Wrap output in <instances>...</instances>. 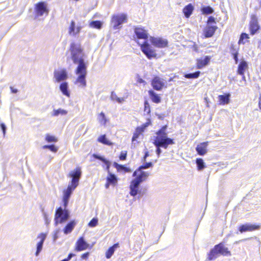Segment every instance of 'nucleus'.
<instances>
[{
    "instance_id": "f257e3e1",
    "label": "nucleus",
    "mask_w": 261,
    "mask_h": 261,
    "mask_svg": "<svg viewBox=\"0 0 261 261\" xmlns=\"http://www.w3.org/2000/svg\"><path fill=\"white\" fill-rule=\"evenodd\" d=\"M68 53L67 59H70L73 64L77 65L75 70V73L77 76L74 83L84 88L86 86L87 74V62L85 61L86 56L84 49L80 42H72L69 45Z\"/></svg>"
},
{
    "instance_id": "f03ea898",
    "label": "nucleus",
    "mask_w": 261,
    "mask_h": 261,
    "mask_svg": "<svg viewBox=\"0 0 261 261\" xmlns=\"http://www.w3.org/2000/svg\"><path fill=\"white\" fill-rule=\"evenodd\" d=\"M134 32L138 39H143L144 41L138 43L141 47V49L144 54L149 59L156 56L154 51L151 48V46L148 42V34L146 30L143 28L137 27L135 28Z\"/></svg>"
},
{
    "instance_id": "7ed1b4c3",
    "label": "nucleus",
    "mask_w": 261,
    "mask_h": 261,
    "mask_svg": "<svg viewBox=\"0 0 261 261\" xmlns=\"http://www.w3.org/2000/svg\"><path fill=\"white\" fill-rule=\"evenodd\" d=\"M70 218V212L67 209H63L62 207L57 208L55 214V225L57 226L58 224L63 223L67 221Z\"/></svg>"
},
{
    "instance_id": "20e7f679",
    "label": "nucleus",
    "mask_w": 261,
    "mask_h": 261,
    "mask_svg": "<svg viewBox=\"0 0 261 261\" xmlns=\"http://www.w3.org/2000/svg\"><path fill=\"white\" fill-rule=\"evenodd\" d=\"M156 135V136L153 137L152 140L153 141V144L156 147V153L159 155L162 151L160 147H163V127L160 128Z\"/></svg>"
},
{
    "instance_id": "39448f33",
    "label": "nucleus",
    "mask_w": 261,
    "mask_h": 261,
    "mask_svg": "<svg viewBox=\"0 0 261 261\" xmlns=\"http://www.w3.org/2000/svg\"><path fill=\"white\" fill-rule=\"evenodd\" d=\"M127 19V15L125 14H120L113 15L111 23L115 30H117Z\"/></svg>"
},
{
    "instance_id": "423d86ee",
    "label": "nucleus",
    "mask_w": 261,
    "mask_h": 261,
    "mask_svg": "<svg viewBox=\"0 0 261 261\" xmlns=\"http://www.w3.org/2000/svg\"><path fill=\"white\" fill-rule=\"evenodd\" d=\"M81 175L82 171L80 167H77L75 169L71 171L69 173V176L72 179L70 184L74 186V187H77Z\"/></svg>"
},
{
    "instance_id": "0eeeda50",
    "label": "nucleus",
    "mask_w": 261,
    "mask_h": 261,
    "mask_svg": "<svg viewBox=\"0 0 261 261\" xmlns=\"http://www.w3.org/2000/svg\"><path fill=\"white\" fill-rule=\"evenodd\" d=\"M36 17L42 16L44 14L47 15L48 13V10L47 8V4L45 2H41L35 5V7Z\"/></svg>"
},
{
    "instance_id": "6e6552de",
    "label": "nucleus",
    "mask_w": 261,
    "mask_h": 261,
    "mask_svg": "<svg viewBox=\"0 0 261 261\" xmlns=\"http://www.w3.org/2000/svg\"><path fill=\"white\" fill-rule=\"evenodd\" d=\"M54 75L56 82L58 83L66 80L68 77L67 72L64 69L55 71Z\"/></svg>"
},
{
    "instance_id": "1a4fd4ad",
    "label": "nucleus",
    "mask_w": 261,
    "mask_h": 261,
    "mask_svg": "<svg viewBox=\"0 0 261 261\" xmlns=\"http://www.w3.org/2000/svg\"><path fill=\"white\" fill-rule=\"evenodd\" d=\"M46 238V235L45 233H41L38 236L37 238L40 239L39 242L36 245V251L35 252V256H38L42 251L44 242Z\"/></svg>"
},
{
    "instance_id": "9d476101",
    "label": "nucleus",
    "mask_w": 261,
    "mask_h": 261,
    "mask_svg": "<svg viewBox=\"0 0 261 261\" xmlns=\"http://www.w3.org/2000/svg\"><path fill=\"white\" fill-rule=\"evenodd\" d=\"M89 245L85 240L84 237H80L75 244V250L81 251L87 249Z\"/></svg>"
},
{
    "instance_id": "9b49d317",
    "label": "nucleus",
    "mask_w": 261,
    "mask_h": 261,
    "mask_svg": "<svg viewBox=\"0 0 261 261\" xmlns=\"http://www.w3.org/2000/svg\"><path fill=\"white\" fill-rule=\"evenodd\" d=\"M259 26L258 23L257 18L255 15L251 17V19L250 22V30L251 35L255 34L259 30Z\"/></svg>"
},
{
    "instance_id": "f8f14e48",
    "label": "nucleus",
    "mask_w": 261,
    "mask_h": 261,
    "mask_svg": "<svg viewBox=\"0 0 261 261\" xmlns=\"http://www.w3.org/2000/svg\"><path fill=\"white\" fill-rule=\"evenodd\" d=\"M259 228V226L258 225L246 223L245 224L241 225L239 228V230L241 233H243L245 231H251L256 229H258Z\"/></svg>"
},
{
    "instance_id": "ddd939ff",
    "label": "nucleus",
    "mask_w": 261,
    "mask_h": 261,
    "mask_svg": "<svg viewBox=\"0 0 261 261\" xmlns=\"http://www.w3.org/2000/svg\"><path fill=\"white\" fill-rule=\"evenodd\" d=\"M217 29V27L216 25L207 24L203 31L205 37L210 38L213 36Z\"/></svg>"
},
{
    "instance_id": "4468645a",
    "label": "nucleus",
    "mask_w": 261,
    "mask_h": 261,
    "mask_svg": "<svg viewBox=\"0 0 261 261\" xmlns=\"http://www.w3.org/2000/svg\"><path fill=\"white\" fill-rule=\"evenodd\" d=\"M208 145V142H203L198 145L196 147V150L197 153L200 155H203L207 152V146Z\"/></svg>"
},
{
    "instance_id": "2eb2a0df",
    "label": "nucleus",
    "mask_w": 261,
    "mask_h": 261,
    "mask_svg": "<svg viewBox=\"0 0 261 261\" xmlns=\"http://www.w3.org/2000/svg\"><path fill=\"white\" fill-rule=\"evenodd\" d=\"M217 247L218 248L220 255L223 256H231V254L230 251L228 250V248L226 247L223 243H221L217 245Z\"/></svg>"
},
{
    "instance_id": "dca6fc26",
    "label": "nucleus",
    "mask_w": 261,
    "mask_h": 261,
    "mask_svg": "<svg viewBox=\"0 0 261 261\" xmlns=\"http://www.w3.org/2000/svg\"><path fill=\"white\" fill-rule=\"evenodd\" d=\"M211 58L209 56H206L204 59H199L197 60V67L198 69H201L207 65L210 62Z\"/></svg>"
},
{
    "instance_id": "f3484780",
    "label": "nucleus",
    "mask_w": 261,
    "mask_h": 261,
    "mask_svg": "<svg viewBox=\"0 0 261 261\" xmlns=\"http://www.w3.org/2000/svg\"><path fill=\"white\" fill-rule=\"evenodd\" d=\"M76 224V222L75 220H71L68 222L64 228L63 229V232L65 234H67L71 232L74 229L75 226Z\"/></svg>"
},
{
    "instance_id": "a211bd4d",
    "label": "nucleus",
    "mask_w": 261,
    "mask_h": 261,
    "mask_svg": "<svg viewBox=\"0 0 261 261\" xmlns=\"http://www.w3.org/2000/svg\"><path fill=\"white\" fill-rule=\"evenodd\" d=\"M60 90L62 94L68 97H70V91L69 90L68 84L66 82L62 83L60 85Z\"/></svg>"
},
{
    "instance_id": "6ab92c4d",
    "label": "nucleus",
    "mask_w": 261,
    "mask_h": 261,
    "mask_svg": "<svg viewBox=\"0 0 261 261\" xmlns=\"http://www.w3.org/2000/svg\"><path fill=\"white\" fill-rule=\"evenodd\" d=\"M220 254L217 245H215L212 249L211 250L207 257L209 260H213L216 259Z\"/></svg>"
},
{
    "instance_id": "aec40b11",
    "label": "nucleus",
    "mask_w": 261,
    "mask_h": 261,
    "mask_svg": "<svg viewBox=\"0 0 261 261\" xmlns=\"http://www.w3.org/2000/svg\"><path fill=\"white\" fill-rule=\"evenodd\" d=\"M230 94L227 93L224 95H220L218 96L219 105H225L228 104L230 101Z\"/></svg>"
},
{
    "instance_id": "412c9836",
    "label": "nucleus",
    "mask_w": 261,
    "mask_h": 261,
    "mask_svg": "<svg viewBox=\"0 0 261 261\" xmlns=\"http://www.w3.org/2000/svg\"><path fill=\"white\" fill-rule=\"evenodd\" d=\"M149 40L151 44L154 46L159 48L163 47V40L161 38L150 37Z\"/></svg>"
},
{
    "instance_id": "4be33fe9",
    "label": "nucleus",
    "mask_w": 261,
    "mask_h": 261,
    "mask_svg": "<svg viewBox=\"0 0 261 261\" xmlns=\"http://www.w3.org/2000/svg\"><path fill=\"white\" fill-rule=\"evenodd\" d=\"M76 187H74V186L69 184L67 188L63 191V197L64 199H69L73 191Z\"/></svg>"
},
{
    "instance_id": "5701e85b",
    "label": "nucleus",
    "mask_w": 261,
    "mask_h": 261,
    "mask_svg": "<svg viewBox=\"0 0 261 261\" xmlns=\"http://www.w3.org/2000/svg\"><path fill=\"white\" fill-rule=\"evenodd\" d=\"M152 86L154 89L159 90L163 86V83L161 81L160 78L156 76L152 81Z\"/></svg>"
},
{
    "instance_id": "b1692460",
    "label": "nucleus",
    "mask_w": 261,
    "mask_h": 261,
    "mask_svg": "<svg viewBox=\"0 0 261 261\" xmlns=\"http://www.w3.org/2000/svg\"><path fill=\"white\" fill-rule=\"evenodd\" d=\"M93 156L94 158L99 160L102 162L106 165V170L109 173V169L111 166V162L105 159L104 157L96 154H93Z\"/></svg>"
},
{
    "instance_id": "393cba45",
    "label": "nucleus",
    "mask_w": 261,
    "mask_h": 261,
    "mask_svg": "<svg viewBox=\"0 0 261 261\" xmlns=\"http://www.w3.org/2000/svg\"><path fill=\"white\" fill-rule=\"evenodd\" d=\"M119 247V244L118 243L114 244L112 246L110 247L108 250L106 252V257L107 258H110L116 249Z\"/></svg>"
},
{
    "instance_id": "a878e982",
    "label": "nucleus",
    "mask_w": 261,
    "mask_h": 261,
    "mask_svg": "<svg viewBox=\"0 0 261 261\" xmlns=\"http://www.w3.org/2000/svg\"><path fill=\"white\" fill-rule=\"evenodd\" d=\"M248 68V64L245 61H242L238 66V73L240 75H243L245 70Z\"/></svg>"
},
{
    "instance_id": "bb28decb",
    "label": "nucleus",
    "mask_w": 261,
    "mask_h": 261,
    "mask_svg": "<svg viewBox=\"0 0 261 261\" xmlns=\"http://www.w3.org/2000/svg\"><path fill=\"white\" fill-rule=\"evenodd\" d=\"M194 7L191 4H189L183 9V13L186 17L189 18L192 14Z\"/></svg>"
},
{
    "instance_id": "cd10ccee",
    "label": "nucleus",
    "mask_w": 261,
    "mask_h": 261,
    "mask_svg": "<svg viewBox=\"0 0 261 261\" xmlns=\"http://www.w3.org/2000/svg\"><path fill=\"white\" fill-rule=\"evenodd\" d=\"M107 181L114 186L117 182V178L115 174L109 171V174L107 177Z\"/></svg>"
},
{
    "instance_id": "c85d7f7f",
    "label": "nucleus",
    "mask_w": 261,
    "mask_h": 261,
    "mask_svg": "<svg viewBox=\"0 0 261 261\" xmlns=\"http://www.w3.org/2000/svg\"><path fill=\"white\" fill-rule=\"evenodd\" d=\"M149 96L152 101L155 103H159L161 101L160 97L156 94L153 90L148 91Z\"/></svg>"
},
{
    "instance_id": "c756f323",
    "label": "nucleus",
    "mask_w": 261,
    "mask_h": 261,
    "mask_svg": "<svg viewBox=\"0 0 261 261\" xmlns=\"http://www.w3.org/2000/svg\"><path fill=\"white\" fill-rule=\"evenodd\" d=\"M138 175L136 177H138L140 180L141 179L142 182L145 180L149 175V173L148 172L143 171L142 170H139V169H138Z\"/></svg>"
},
{
    "instance_id": "7c9ffc66",
    "label": "nucleus",
    "mask_w": 261,
    "mask_h": 261,
    "mask_svg": "<svg viewBox=\"0 0 261 261\" xmlns=\"http://www.w3.org/2000/svg\"><path fill=\"white\" fill-rule=\"evenodd\" d=\"M143 131L144 128L143 127H137L136 129L135 133L133 134V136L132 139V142H134V141H136Z\"/></svg>"
},
{
    "instance_id": "2f4dec72",
    "label": "nucleus",
    "mask_w": 261,
    "mask_h": 261,
    "mask_svg": "<svg viewBox=\"0 0 261 261\" xmlns=\"http://www.w3.org/2000/svg\"><path fill=\"white\" fill-rule=\"evenodd\" d=\"M68 112L65 110L62 109H59L57 110H54L51 115L53 116H58L59 115L64 116L66 115L67 114Z\"/></svg>"
},
{
    "instance_id": "473e14b6",
    "label": "nucleus",
    "mask_w": 261,
    "mask_h": 261,
    "mask_svg": "<svg viewBox=\"0 0 261 261\" xmlns=\"http://www.w3.org/2000/svg\"><path fill=\"white\" fill-rule=\"evenodd\" d=\"M196 163L197 166V169L199 171L203 170L205 167V163L201 158L197 159L196 160Z\"/></svg>"
},
{
    "instance_id": "72a5a7b5",
    "label": "nucleus",
    "mask_w": 261,
    "mask_h": 261,
    "mask_svg": "<svg viewBox=\"0 0 261 261\" xmlns=\"http://www.w3.org/2000/svg\"><path fill=\"white\" fill-rule=\"evenodd\" d=\"M141 182V179L140 180L138 177H136L132 181L129 187H131L132 188L139 189V185Z\"/></svg>"
},
{
    "instance_id": "f704fd0d",
    "label": "nucleus",
    "mask_w": 261,
    "mask_h": 261,
    "mask_svg": "<svg viewBox=\"0 0 261 261\" xmlns=\"http://www.w3.org/2000/svg\"><path fill=\"white\" fill-rule=\"evenodd\" d=\"M98 120L101 124L103 125H105L106 124L107 120L103 112H102L99 114L98 116Z\"/></svg>"
},
{
    "instance_id": "c9c22d12",
    "label": "nucleus",
    "mask_w": 261,
    "mask_h": 261,
    "mask_svg": "<svg viewBox=\"0 0 261 261\" xmlns=\"http://www.w3.org/2000/svg\"><path fill=\"white\" fill-rule=\"evenodd\" d=\"M202 14L208 15L212 14L214 12V10L210 6L203 7L201 9Z\"/></svg>"
},
{
    "instance_id": "e433bc0d",
    "label": "nucleus",
    "mask_w": 261,
    "mask_h": 261,
    "mask_svg": "<svg viewBox=\"0 0 261 261\" xmlns=\"http://www.w3.org/2000/svg\"><path fill=\"white\" fill-rule=\"evenodd\" d=\"M90 27L100 29L102 27V22L98 20L92 21L90 23Z\"/></svg>"
},
{
    "instance_id": "4c0bfd02",
    "label": "nucleus",
    "mask_w": 261,
    "mask_h": 261,
    "mask_svg": "<svg viewBox=\"0 0 261 261\" xmlns=\"http://www.w3.org/2000/svg\"><path fill=\"white\" fill-rule=\"evenodd\" d=\"M200 72L199 71L194 73L186 74L185 77L187 79H196L199 77Z\"/></svg>"
},
{
    "instance_id": "58836bf2",
    "label": "nucleus",
    "mask_w": 261,
    "mask_h": 261,
    "mask_svg": "<svg viewBox=\"0 0 261 261\" xmlns=\"http://www.w3.org/2000/svg\"><path fill=\"white\" fill-rule=\"evenodd\" d=\"M111 98L113 100H116L118 103H122L124 101L123 98L118 97L114 92H112L111 95Z\"/></svg>"
},
{
    "instance_id": "ea45409f",
    "label": "nucleus",
    "mask_w": 261,
    "mask_h": 261,
    "mask_svg": "<svg viewBox=\"0 0 261 261\" xmlns=\"http://www.w3.org/2000/svg\"><path fill=\"white\" fill-rule=\"evenodd\" d=\"M42 148L43 149H48L49 150H50L51 151H52L53 152H56L58 150V147H56L54 144L45 145L42 146Z\"/></svg>"
},
{
    "instance_id": "a19ab883",
    "label": "nucleus",
    "mask_w": 261,
    "mask_h": 261,
    "mask_svg": "<svg viewBox=\"0 0 261 261\" xmlns=\"http://www.w3.org/2000/svg\"><path fill=\"white\" fill-rule=\"evenodd\" d=\"M174 142L172 139L168 138L164 133V148H166L168 145L172 144Z\"/></svg>"
},
{
    "instance_id": "79ce46f5",
    "label": "nucleus",
    "mask_w": 261,
    "mask_h": 261,
    "mask_svg": "<svg viewBox=\"0 0 261 261\" xmlns=\"http://www.w3.org/2000/svg\"><path fill=\"white\" fill-rule=\"evenodd\" d=\"M98 141L106 145H109V141L106 138V136L105 135H101L98 138Z\"/></svg>"
},
{
    "instance_id": "37998d69",
    "label": "nucleus",
    "mask_w": 261,
    "mask_h": 261,
    "mask_svg": "<svg viewBox=\"0 0 261 261\" xmlns=\"http://www.w3.org/2000/svg\"><path fill=\"white\" fill-rule=\"evenodd\" d=\"M75 28L76 27L75 22L72 20L69 27V33L70 35H73V33H75Z\"/></svg>"
},
{
    "instance_id": "c03bdc74",
    "label": "nucleus",
    "mask_w": 261,
    "mask_h": 261,
    "mask_svg": "<svg viewBox=\"0 0 261 261\" xmlns=\"http://www.w3.org/2000/svg\"><path fill=\"white\" fill-rule=\"evenodd\" d=\"M45 140L47 142H57V139L55 138V137L53 136H50L49 135H47L45 137Z\"/></svg>"
},
{
    "instance_id": "a18cd8bd",
    "label": "nucleus",
    "mask_w": 261,
    "mask_h": 261,
    "mask_svg": "<svg viewBox=\"0 0 261 261\" xmlns=\"http://www.w3.org/2000/svg\"><path fill=\"white\" fill-rule=\"evenodd\" d=\"M98 224V219L93 218L88 223V226L91 227H95Z\"/></svg>"
},
{
    "instance_id": "49530a36",
    "label": "nucleus",
    "mask_w": 261,
    "mask_h": 261,
    "mask_svg": "<svg viewBox=\"0 0 261 261\" xmlns=\"http://www.w3.org/2000/svg\"><path fill=\"white\" fill-rule=\"evenodd\" d=\"M152 166V163L151 162H146L144 163L142 166H141L139 169V170H143L149 168Z\"/></svg>"
},
{
    "instance_id": "de8ad7c7",
    "label": "nucleus",
    "mask_w": 261,
    "mask_h": 261,
    "mask_svg": "<svg viewBox=\"0 0 261 261\" xmlns=\"http://www.w3.org/2000/svg\"><path fill=\"white\" fill-rule=\"evenodd\" d=\"M144 112L147 114H149L150 113V106L147 101H145L144 102Z\"/></svg>"
},
{
    "instance_id": "09e8293b",
    "label": "nucleus",
    "mask_w": 261,
    "mask_h": 261,
    "mask_svg": "<svg viewBox=\"0 0 261 261\" xmlns=\"http://www.w3.org/2000/svg\"><path fill=\"white\" fill-rule=\"evenodd\" d=\"M130 188V194L131 196H135L137 195V194L138 193V189L136 188H132L131 187H129Z\"/></svg>"
},
{
    "instance_id": "8fccbe9b",
    "label": "nucleus",
    "mask_w": 261,
    "mask_h": 261,
    "mask_svg": "<svg viewBox=\"0 0 261 261\" xmlns=\"http://www.w3.org/2000/svg\"><path fill=\"white\" fill-rule=\"evenodd\" d=\"M113 166L117 168V169L119 171L122 169L124 167L123 165H119L118 163L114 162Z\"/></svg>"
},
{
    "instance_id": "3c124183",
    "label": "nucleus",
    "mask_w": 261,
    "mask_h": 261,
    "mask_svg": "<svg viewBox=\"0 0 261 261\" xmlns=\"http://www.w3.org/2000/svg\"><path fill=\"white\" fill-rule=\"evenodd\" d=\"M126 155H127V153H126V151H125V152L122 151L119 156L120 159L121 160H125L126 158Z\"/></svg>"
},
{
    "instance_id": "603ef678",
    "label": "nucleus",
    "mask_w": 261,
    "mask_h": 261,
    "mask_svg": "<svg viewBox=\"0 0 261 261\" xmlns=\"http://www.w3.org/2000/svg\"><path fill=\"white\" fill-rule=\"evenodd\" d=\"M60 231V229H57L55 231L53 239L54 241H56L59 238L58 233Z\"/></svg>"
},
{
    "instance_id": "864d4df0",
    "label": "nucleus",
    "mask_w": 261,
    "mask_h": 261,
    "mask_svg": "<svg viewBox=\"0 0 261 261\" xmlns=\"http://www.w3.org/2000/svg\"><path fill=\"white\" fill-rule=\"evenodd\" d=\"M1 129H2V131H3V135H4V136H5V134H6V130H7V127H6V125L4 123H2L1 124Z\"/></svg>"
},
{
    "instance_id": "5fc2aeb1",
    "label": "nucleus",
    "mask_w": 261,
    "mask_h": 261,
    "mask_svg": "<svg viewBox=\"0 0 261 261\" xmlns=\"http://www.w3.org/2000/svg\"><path fill=\"white\" fill-rule=\"evenodd\" d=\"M69 200L68 199H64L63 198V209H67V205L68 204Z\"/></svg>"
},
{
    "instance_id": "6e6d98bb",
    "label": "nucleus",
    "mask_w": 261,
    "mask_h": 261,
    "mask_svg": "<svg viewBox=\"0 0 261 261\" xmlns=\"http://www.w3.org/2000/svg\"><path fill=\"white\" fill-rule=\"evenodd\" d=\"M207 24H211L212 23H215V18L213 16H211L208 18Z\"/></svg>"
},
{
    "instance_id": "4d7b16f0",
    "label": "nucleus",
    "mask_w": 261,
    "mask_h": 261,
    "mask_svg": "<svg viewBox=\"0 0 261 261\" xmlns=\"http://www.w3.org/2000/svg\"><path fill=\"white\" fill-rule=\"evenodd\" d=\"M232 54L233 56V59L235 61L236 64H237L238 62V52L232 53Z\"/></svg>"
},
{
    "instance_id": "13d9d810",
    "label": "nucleus",
    "mask_w": 261,
    "mask_h": 261,
    "mask_svg": "<svg viewBox=\"0 0 261 261\" xmlns=\"http://www.w3.org/2000/svg\"><path fill=\"white\" fill-rule=\"evenodd\" d=\"M89 256V252H86V253H85L81 255V258L82 259H86L87 258H88Z\"/></svg>"
},
{
    "instance_id": "bf43d9fd",
    "label": "nucleus",
    "mask_w": 261,
    "mask_h": 261,
    "mask_svg": "<svg viewBox=\"0 0 261 261\" xmlns=\"http://www.w3.org/2000/svg\"><path fill=\"white\" fill-rule=\"evenodd\" d=\"M81 29V27H77L76 28H75V33H73V35L75 36V35L78 34L80 32Z\"/></svg>"
},
{
    "instance_id": "052dcab7",
    "label": "nucleus",
    "mask_w": 261,
    "mask_h": 261,
    "mask_svg": "<svg viewBox=\"0 0 261 261\" xmlns=\"http://www.w3.org/2000/svg\"><path fill=\"white\" fill-rule=\"evenodd\" d=\"M149 156V152L147 150V149L145 148V154L143 157V161H145L146 159V158Z\"/></svg>"
},
{
    "instance_id": "680f3d73",
    "label": "nucleus",
    "mask_w": 261,
    "mask_h": 261,
    "mask_svg": "<svg viewBox=\"0 0 261 261\" xmlns=\"http://www.w3.org/2000/svg\"><path fill=\"white\" fill-rule=\"evenodd\" d=\"M245 38H248V35L247 34H246V33H242L241 34V35L240 41H241V40Z\"/></svg>"
},
{
    "instance_id": "e2e57ef3",
    "label": "nucleus",
    "mask_w": 261,
    "mask_h": 261,
    "mask_svg": "<svg viewBox=\"0 0 261 261\" xmlns=\"http://www.w3.org/2000/svg\"><path fill=\"white\" fill-rule=\"evenodd\" d=\"M74 256H75V254H73V253H70L68 254V257L67 258H66V259H68V261H69L70 259H71V258L72 257H73Z\"/></svg>"
},
{
    "instance_id": "0e129e2a",
    "label": "nucleus",
    "mask_w": 261,
    "mask_h": 261,
    "mask_svg": "<svg viewBox=\"0 0 261 261\" xmlns=\"http://www.w3.org/2000/svg\"><path fill=\"white\" fill-rule=\"evenodd\" d=\"M10 89L13 93H16L18 92V90L17 89H15L12 87H10Z\"/></svg>"
},
{
    "instance_id": "69168bd1",
    "label": "nucleus",
    "mask_w": 261,
    "mask_h": 261,
    "mask_svg": "<svg viewBox=\"0 0 261 261\" xmlns=\"http://www.w3.org/2000/svg\"><path fill=\"white\" fill-rule=\"evenodd\" d=\"M258 107L259 109L261 110V95H260V97L259 98Z\"/></svg>"
},
{
    "instance_id": "338daca9",
    "label": "nucleus",
    "mask_w": 261,
    "mask_h": 261,
    "mask_svg": "<svg viewBox=\"0 0 261 261\" xmlns=\"http://www.w3.org/2000/svg\"><path fill=\"white\" fill-rule=\"evenodd\" d=\"M110 185H111V184L110 183H109V182L107 181V183L106 184V188L107 189L109 188Z\"/></svg>"
},
{
    "instance_id": "774afa93",
    "label": "nucleus",
    "mask_w": 261,
    "mask_h": 261,
    "mask_svg": "<svg viewBox=\"0 0 261 261\" xmlns=\"http://www.w3.org/2000/svg\"><path fill=\"white\" fill-rule=\"evenodd\" d=\"M164 47H165V46H166L167 45L168 41L167 40L164 39Z\"/></svg>"
}]
</instances>
